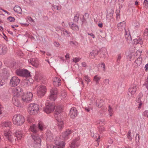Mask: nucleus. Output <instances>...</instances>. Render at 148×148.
Listing matches in <instances>:
<instances>
[{
    "instance_id": "obj_20",
    "label": "nucleus",
    "mask_w": 148,
    "mask_h": 148,
    "mask_svg": "<svg viewBox=\"0 0 148 148\" xmlns=\"http://www.w3.org/2000/svg\"><path fill=\"white\" fill-rule=\"evenodd\" d=\"M70 28L73 30L74 31H78L79 30L78 26L74 24V23L71 22L69 23Z\"/></svg>"
},
{
    "instance_id": "obj_27",
    "label": "nucleus",
    "mask_w": 148,
    "mask_h": 148,
    "mask_svg": "<svg viewBox=\"0 0 148 148\" xmlns=\"http://www.w3.org/2000/svg\"><path fill=\"white\" fill-rule=\"evenodd\" d=\"M58 93L57 89L56 88H52L50 90V94L54 95H57Z\"/></svg>"
},
{
    "instance_id": "obj_41",
    "label": "nucleus",
    "mask_w": 148,
    "mask_h": 148,
    "mask_svg": "<svg viewBox=\"0 0 148 148\" xmlns=\"http://www.w3.org/2000/svg\"><path fill=\"white\" fill-rule=\"evenodd\" d=\"M79 13H77L74 16L73 21L75 22H78L79 20Z\"/></svg>"
},
{
    "instance_id": "obj_50",
    "label": "nucleus",
    "mask_w": 148,
    "mask_h": 148,
    "mask_svg": "<svg viewBox=\"0 0 148 148\" xmlns=\"http://www.w3.org/2000/svg\"><path fill=\"white\" fill-rule=\"evenodd\" d=\"M144 85L145 86L146 88L148 90V77H147V78L145 79Z\"/></svg>"
},
{
    "instance_id": "obj_25",
    "label": "nucleus",
    "mask_w": 148,
    "mask_h": 148,
    "mask_svg": "<svg viewBox=\"0 0 148 148\" xmlns=\"http://www.w3.org/2000/svg\"><path fill=\"white\" fill-rule=\"evenodd\" d=\"M107 12L108 13L106 16V18H107L110 19L111 18H112L113 11H109V10H108Z\"/></svg>"
},
{
    "instance_id": "obj_63",
    "label": "nucleus",
    "mask_w": 148,
    "mask_h": 148,
    "mask_svg": "<svg viewBox=\"0 0 148 148\" xmlns=\"http://www.w3.org/2000/svg\"><path fill=\"white\" fill-rule=\"evenodd\" d=\"M121 54H119V55H118V58H117V62H119L120 61V60L121 59Z\"/></svg>"
},
{
    "instance_id": "obj_11",
    "label": "nucleus",
    "mask_w": 148,
    "mask_h": 148,
    "mask_svg": "<svg viewBox=\"0 0 148 148\" xmlns=\"http://www.w3.org/2000/svg\"><path fill=\"white\" fill-rule=\"evenodd\" d=\"M72 131L68 129L66 130V131L62 133V136L65 140L69 138V136L72 133Z\"/></svg>"
},
{
    "instance_id": "obj_56",
    "label": "nucleus",
    "mask_w": 148,
    "mask_h": 148,
    "mask_svg": "<svg viewBox=\"0 0 148 148\" xmlns=\"http://www.w3.org/2000/svg\"><path fill=\"white\" fill-rule=\"evenodd\" d=\"M101 67L103 68V71L104 72H105L106 71V66H105V64H104V63L103 62L101 64Z\"/></svg>"
},
{
    "instance_id": "obj_53",
    "label": "nucleus",
    "mask_w": 148,
    "mask_h": 148,
    "mask_svg": "<svg viewBox=\"0 0 148 148\" xmlns=\"http://www.w3.org/2000/svg\"><path fill=\"white\" fill-rule=\"evenodd\" d=\"M80 60V59L79 57H77L74 58L73 60V62L76 63L77 62H78Z\"/></svg>"
},
{
    "instance_id": "obj_2",
    "label": "nucleus",
    "mask_w": 148,
    "mask_h": 148,
    "mask_svg": "<svg viewBox=\"0 0 148 148\" xmlns=\"http://www.w3.org/2000/svg\"><path fill=\"white\" fill-rule=\"evenodd\" d=\"M12 121L13 123L17 125H21L25 121L24 117L20 114H15L13 117Z\"/></svg>"
},
{
    "instance_id": "obj_36",
    "label": "nucleus",
    "mask_w": 148,
    "mask_h": 148,
    "mask_svg": "<svg viewBox=\"0 0 148 148\" xmlns=\"http://www.w3.org/2000/svg\"><path fill=\"white\" fill-rule=\"evenodd\" d=\"M44 127V124L41 121H40L39 122L38 125V128L41 130H43Z\"/></svg>"
},
{
    "instance_id": "obj_13",
    "label": "nucleus",
    "mask_w": 148,
    "mask_h": 148,
    "mask_svg": "<svg viewBox=\"0 0 148 148\" xmlns=\"http://www.w3.org/2000/svg\"><path fill=\"white\" fill-rule=\"evenodd\" d=\"M77 111L74 107L72 108L70 111L69 115L72 119H74L77 115Z\"/></svg>"
},
{
    "instance_id": "obj_15",
    "label": "nucleus",
    "mask_w": 148,
    "mask_h": 148,
    "mask_svg": "<svg viewBox=\"0 0 148 148\" xmlns=\"http://www.w3.org/2000/svg\"><path fill=\"white\" fill-rule=\"evenodd\" d=\"M28 62L33 66L37 67L39 65L38 60L36 58H31L28 60Z\"/></svg>"
},
{
    "instance_id": "obj_30",
    "label": "nucleus",
    "mask_w": 148,
    "mask_h": 148,
    "mask_svg": "<svg viewBox=\"0 0 148 148\" xmlns=\"http://www.w3.org/2000/svg\"><path fill=\"white\" fill-rule=\"evenodd\" d=\"M22 85L24 87H27L31 84L28 79H26L22 83Z\"/></svg>"
},
{
    "instance_id": "obj_60",
    "label": "nucleus",
    "mask_w": 148,
    "mask_h": 148,
    "mask_svg": "<svg viewBox=\"0 0 148 148\" xmlns=\"http://www.w3.org/2000/svg\"><path fill=\"white\" fill-rule=\"evenodd\" d=\"M138 103V108L139 109H140L141 108V106L143 104V103L142 102H137Z\"/></svg>"
},
{
    "instance_id": "obj_18",
    "label": "nucleus",
    "mask_w": 148,
    "mask_h": 148,
    "mask_svg": "<svg viewBox=\"0 0 148 148\" xmlns=\"http://www.w3.org/2000/svg\"><path fill=\"white\" fill-rule=\"evenodd\" d=\"M12 100L14 104L18 107H21V105L18 99V97H13Z\"/></svg>"
},
{
    "instance_id": "obj_51",
    "label": "nucleus",
    "mask_w": 148,
    "mask_h": 148,
    "mask_svg": "<svg viewBox=\"0 0 148 148\" xmlns=\"http://www.w3.org/2000/svg\"><path fill=\"white\" fill-rule=\"evenodd\" d=\"M8 20L11 22H13L15 20V18L12 16H9L7 18Z\"/></svg>"
},
{
    "instance_id": "obj_4",
    "label": "nucleus",
    "mask_w": 148,
    "mask_h": 148,
    "mask_svg": "<svg viewBox=\"0 0 148 148\" xmlns=\"http://www.w3.org/2000/svg\"><path fill=\"white\" fill-rule=\"evenodd\" d=\"M16 74L20 76L26 77H30V72L27 70L24 69H19L16 70Z\"/></svg>"
},
{
    "instance_id": "obj_29",
    "label": "nucleus",
    "mask_w": 148,
    "mask_h": 148,
    "mask_svg": "<svg viewBox=\"0 0 148 148\" xmlns=\"http://www.w3.org/2000/svg\"><path fill=\"white\" fill-rule=\"evenodd\" d=\"M47 138L51 140L53 139V134L49 131H47L46 133Z\"/></svg>"
},
{
    "instance_id": "obj_12",
    "label": "nucleus",
    "mask_w": 148,
    "mask_h": 148,
    "mask_svg": "<svg viewBox=\"0 0 148 148\" xmlns=\"http://www.w3.org/2000/svg\"><path fill=\"white\" fill-rule=\"evenodd\" d=\"M55 118L58 121L57 124L58 128L60 130L62 129L64 125L63 120L58 116H55Z\"/></svg>"
},
{
    "instance_id": "obj_46",
    "label": "nucleus",
    "mask_w": 148,
    "mask_h": 148,
    "mask_svg": "<svg viewBox=\"0 0 148 148\" xmlns=\"http://www.w3.org/2000/svg\"><path fill=\"white\" fill-rule=\"evenodd\" d=\"M144 37L147 38L148 37V29L147 28L145 29L144 32Z\"/></svg>"
},
{
    "instance_id": "obj_28",
    "label": "nucleus",
    "mask_w": 148,
    "mask_h": 148,
    "mask_svg": "<svg viewBox=\"0 0 148 148\" xmlns=\"http://www.w3.org/2000/svg\"><path fill=\"white\" fill-rule=\"evenodd\" d=\"M16 137H17V139H20L22 137V134L21 132L20 131H17L15 133Z\"/></svg>"
},
{
    "instance_id": "obj_10",
    "label": "nucleus",
    "mask_w": 148,
    "mask_h": 148,
    "mask_svg": "<svg viewBox=\"0 0 148 148\" xmlns=\"http://www.w3.org/2000/svg\"><path fill=\"white\" fill-rule=\"evenodd\" d=\"M13 97H18L20 95L21 92L20 88L19 87L14 88L12 90Z\"/></svg>"
},
{
    "instance_id": "obj_23",
    "label": "nucleus",
    "mask_w": 148,
    "mask_h": 148,
    "mask_svg": "<svg viewBox=\"0 0 148 148\" xmlns=\"http://www.w3.org/2000/svg\"><path fill=\"white\" fill-rule=\"evenodd\" d=\"M125 37L126 40L128 42H130L132 40V38L129 32H126V30L125 31Z\"/></svg>"
},
{
    "instance_id": "obj_34",
    "label": "nucleus",
    "mask_w": 148,
    "mask_h": 148,
    "mask_svg": "<svg viewBox=\"0 0 148 148\" xmlns=\"http://www.w3.org/2000/svg\"><path fill=\"white\" fill-rule=\"evenodd\" d=\"M97 123L100 125L102 126L105 124L106 122L104 120H99L97 121Z\"/></svg>"
},
{
    "instance_id": "obj_54",
    "label": "nucleus",
    "mask_w": 148,
    "mask_h": 148,
    "mask_svg": "<svg viewBox=\"0 0 148 148\" xmlns=\"http://www.w3.org/2000/svg\"><path fill=\"white\" fill-rule=\"evenodd\" d=\"M131 133V130H130L128 132V133L127 135V138L130 140H131L132 139V138L130 135Z\"/></svg>"
},
{
    "instance_id": "obj_52",
    "label": "nucleus",
    "mask_w": 148,
    "mask_h": 148,
    "mask_svg": "<svg viewBox=\"0 0 148 148\" xmlns=\"http://www.w3.org/2000/svg\"><path fill=\"white\" fill-rule=\"evenodd\" d=\"M105 130L104 127L103 126L100 127L99 128V132L100 133H102Z\"/></svg>"
},
{
    "instance_id": "obj_47",
    "label": "nucleus",
    "mask_w": 148,
    "mask_h": 148,
    "mask_svg": "<svg viewBox=\"0 0 148 148\" xmlns=\"http://www.w3.org/2000/svg\"><path fill=\"white\" fill-rule=\"evenodd\" d=\"M102 101V102H103V100L101 99V100L98 99V100H97L96 101V105L99 108L101 107V106H102V104H101L100 102L99 103V102L100 101Z\"/></svg>"
},
{
    "instance_id": "obj_59",
    "label": "nucleus",
    "mask_w": 148,
    "mask_h": 148,
    "mask_svg": "<svg viewBox=\"0 0 148 148\" xmlns=\"http://www.w3.org/2000/svg\"><path fill=\"white\" fill-rule=\"evenodd\" d=\"M47 148H57V146H55L52 145H48L47 146Z\"/></svg>"
},
{
    "instance_id": "obj_58",
    "label": "nucleus",
    "mask_w": 148,
    "mask_h": 148,
    "mask_svg": "<svg viewBox=\"0 0 148 148\" xmlns=\"http://www.w3.org/2000/svg\"><path fill=\"white\" fill-rule=\"evenodd\" d=\"M144 5L145 7H147L148 5V1L147 0H145L144 2Z\"/></svg>"
},
{
    "instance_id": "obj_8",
    "label": "nucleus",
    "mask_w": 148,
    "mask_h": 148,
    "mask_svg": "<svg viewBox=\"0 0 148 148\" xmlns=\"http://www.w3.org/2000/svg\"><path fill=\"white\" fill-rule=\"evenodd\" d=\"M46 91V88L45 86H40L38 87L37 93L38 96L40 97L44 95Z\"/></svg>"
},
{
    "instance_id": "obj_37",
    "label": "nucleus",
    "mask_w": 148,
    "mask_h": 148,
    "mask_svg": "<svg viewBox=\"0 0 148 148\" xmlns=\"http://www.w3.org/2000/svg\"><path fill=\"white\" fill-rule=\"evenodd\" d=\"M57 97V95H54L50 94L49 97V99L51 101H55Z\"/></svg>"
},
{
    "instance_id": "obj_49",
    "label": "nucleus",
    "mask_w": 148,
    "mask_h": 148,
    "mask_svg": "<svg viewBox=\"0 0 148 148\" xmlns=\"http://www.w3.org/2000/svg\"><path fill=\"white\" fill-rule=\"evenodd\" d=\"M116 19L117 20H118L119 19V18L120 16V10H117L116 11Z\"/></svg>"
},
{
    "instance_id": "obj_16",
    "label": "nucleus",
    "mask_w": 148,
    "mask_h": 148,
    "mask_svg": "<svg viewBox=\"0 0 148 148\" xmlns=\"http://www.w3.org/2000/svg\"><path fill=\"white\" fill-rule=\"evenodd\" d=\"M61 81L60 78L56 77L53 79V84L56 86H58L61 85Z\"/></svg>"
},
{
    "instance_id": "obj_42",
    "label": "nucleus",
    "mask_w": 148,
    "mask_h": 148,
    "mask_svg": "<svg viewBox=\"0 0 148 148\" xmlns=\"http://www.w3.org/2000/svg\"><path fill=\"white\" fill-rule=\"evenodd\" d=\"M142 51H140L139 50H137L136 52L135 53L134 56L136 57H140L141 55Z\"/></svg>"
},
{
    "instance_id": "obj_14",
    "label": "nucleus",
    "mask_w": 148,
    "mask_h": 148,
    "mask_svg": "<svg viewBox=\"0 0 148 148\" xmlns=\"http://www.w3.org/2000/svg\"><path fill=\"white\" fill-rule=\"evenodd\" d=\"M126 26V22L125 21L118 23L117 25L118 29L119 31L124 30V31L126 30L125 27Z\"/></svg>"
},
{
    "instance_id": "obj_44",
    "label": "nucleus",
    "mask_w": 148,
    "mask_h": 148,
    "mask_svg": "<svg viewBox=\"0 0 148 148\" xmlns=\"http://www.w3.org/2000/svg\"><path fill=\"white\" fill-rule=\"evenodd\" d=\"M77 141H73L71 143L70 147L71 148H75V147H77L76 145Z\"/></svg>"
},
{
    "instance_id": "obj_32",
    "label": "nucleus",
    "mask_w": 148,
    "mask_h": 148,
    "mask_svg": "<svg viewBox=\"0 0 148 148\" xmlns=\"http://www.w3.org/2000/svg\"><path fill=\"white\" fill-rule=\"evenodd\" d=\"M66 92L64 90H62L60 92V97L62 99H64L66 97Z\"/></svg>"
},
{
    "instance_id": "obj_62",
    "label": "nucleus",
    "mask_w": 148,
    "mask_h": 148,
    "mask_svg": "<svg viewBox=\"0 0 148 148\" xmlns=\"http://www.w3.org/2000/svg\"><path fill=\"white\" fill-rule=\"evenodd\" d=\"M54 45L56 47H58L59 46L60 44L58 42H55L54 43Z\"/></svg>"
},
{
    "instance_id": "obj_33",
    "label": "nucleus",
    "mask_w": 148,
    "mask_h": 148,
    "mask_svg": "<svg viewBox=\"0 0 148 148\" xmlns=\"http://www.w3.org/2000/svg\"><path fill=\"white\" fill-rule=\"evenodd\" d=\"M35 79L37 82H39L42 78L41 75L39 74L38 73H36L34 77Z\"/></svg>"
},
{
    "instance_id": "obj_21",
    "label": "nucleus",
    "mask_w": 148,
    "mask_h": 148,
    "mask_svg": "<svg viewBox=\"0 0 148 148\" xmlns=\"http://www.w3.org/2000/svg\"><path fill=\"white\" fill-rule=\"evenodd\" d=\"M98 52L96 50H93L90 53L89 57L91 59H94L98 54Z\"/></svg>"
},
{
    "instance_id": "obj_6",
    "label": "nucleus",
    "mask_w": 148,
    "mask_h": 148,
    "mask_svg": "<svg viewBox=\"0 0 148 148\" xmlns=\"http://www.w3.org/2000/svg\"><path fill=\"white\" fill-rule=\"evenodd\" d=\"M55 107V106L53 103L49 102L46 104V106L44 108V110L46 113H50L53 111Z\"/></svg>"
},
{
    "instance_id": "obj_61",
    "label": "nucleus",
    "mask_w": 148,
    "mask_h": 148,
    "mask_svg": "<svg viewBox=\"0 0 148 148\" xmlns=\"http://www.w3.org/2000/svg\"><path fill=\"white\" fill-rule=\"evenodd\" d=\"M144 115L148 117V110H145L143 112Z\"/></svg>"
},
{
    "instance_id": "obj_26",
    "label": "nucleus",
    "mask_w": 148,
    "mask_h": 148,
    "mask_svg": "<svg viewBox=\"0 0 148 148\" xmlns=\"http://www.w3.org/2000/svg\"><path fill=\"white\" fill-rule=\"evenodd\" d=\"M14 11L17 13L21 14V9L19 6H16L14 8Z\"/></svg>"
},
{
    "instance_id": "obj_38",
    "label": "nucleus",
    "mask_w": 148,
    "mask_h": 148,
    "mask_svg": "<svg viewBox=\"0 0 148 148\" xmlns=\"http://www.w3.org/2000/svg\"><path fill=\"white\" fill-rule=\"evenodd\" d=\"M2 74L3 75L6 77H7L8 75V70L6 69H4L2 70Z\"/></svg>"
},
{
    "instance_id": "obj_9",
    "label": "nucleus",
    "mask_w": 148,
    "mask_h": 148,
    "mask_svg": "<svg viewBox=\"0 0 148 148\" xmlns=\"http://www.w3.org/2000/svg\"><path fill=\"white\" fill-rule=\"evenodd\" d=\"M4 135L6 138L11 142L14 141V140L12 137V135L11 132L9 130L4 131Z\"/></svg>"
},
{
    "instance_id": "obj_22",
    "label": "nucleus",
    "mask_w": 148,
    "mask_h": 148,
    "mask_svg": "<svg viewBox=\"0 0 148 148\" xmlns=\"http://www.w3.org/2000/svg\"><path fill=\"white\" fill-rule=\"evenodd\" d=\"M7 48L5 45H0V54L4 55L7 51Z\"/></svg>"
},
{
    "instance_id": "obj_1",
    "label": "nucleus",
    "mask_w": 148,
    "mask_h": 148,
    "mask_svg": "<svg viewBox=\"0 0 148 148\" xmlns=\"http://www.w3.org/2000/svg\"><path fill=\"white\" fill-rule=\"evenodd\" d=\"M36 128V126L33 125L30 126L29 130L33 133L31 136L34 140L33 147L35 148H39L41 145V140L39 136L37 134Z\"/></svg>"
},
{
    "instance_id": "obj_40",
    "label": "nucleus",
    "mask_w": 148,
    "mask_h": 148,
    "mask_svg": "<svg viewBox=\"0 0 148 148\" xmlns=\"http://www.w3.org/2000/svg\"><path fill=\"white\" fill-rule=\"evenodd\" d=\"M134 41L136 42V44H140L141 45L143 44V41L142 40V39L140 38H138V39H135L134 40Z\"/></svg>"
},
{
    "instance_id": "obj_5",
    "label": "nucleus",
    "mask_w": 148,
    "mask_h": 148,
    "mask_svg": "<svg viewBox=\"0 0 148 148\" xmlns=\"http://www.w3.org/2000/svg\"><path fill=\"white\" fill-rule=\"evenodd\" d=\"M33 95L30 92L24 93L21 97L22 100L24 102L27 103L30 102L32 99Z\"/></svg>"
},
{
    "instance_id": "obj_24",
    "label": "nucleus",
    "mask_w": 148,
    "mask_h": 148,
    "mask_svg": "<svg viewBox=\"0 0 148 148\" xmlns=\"http://www.w3.org/2000/svg\"><path fill=\"white\" fill-rule=\"evenodd\" d=\"M62 108L60 106H57L56 108L55 114L56 115H58L61 112Z\"/></svg>"
},
{
    "instance_id": "obj_45",
    "label": "nucleus",
    "mask_w": 148,
    "mask_h": 148,
    "mask_svg": "<svg viewBox=\"0 0 148 148\" xmlns=\"http://www.w3.org/2000/svg\"><path fill=\"white\" fill-rule=\"evenodd\" d=\"M143 94L142 93H140L138 95V99H137L136 101L137 102H142L141 101V99L142 97H143Z\"/></svg>"
},
{
    "instance_id": "obj_55",
    "label": "nucleus",
    "mask_w": 148,
    "mask_h": 148,
    "mask_svg": "<svg viewBox=\"0 0 148 148\" xmlns=\"http://www.w3.org/2000/svg\"><path fill=\"white\" fill-rule=\"evenodd\" d=\"M110 82V80L109 79H106L103 81V82L104 84L106 85H107L108 84H109Z\"/></svg>"
},
{
    "instance_id": "obj_43",
    "label": "nucleus",
    "mask_w": 148,
    "mask_h": 148,
    "mask_svg": "<svg viewBox=\"0 0 148 148\" xmlns=\"http://www.w3.org/2000/svg\"><path fill=\"white\" fill-rule=\"evenodd\" d=\"M63 34L64 36L66 37H69L70 36V33L67 30H63Z\"/></svg>"
},
{
    "instance_id": "obj_39",
    "label": "nucleus",
    "mask_w": 148,
    "mask_h": 148,
    "mask_svg": "<svg viewBox=\"0 0 148 148\" xmlns=\"http://www.w3.org/2000/svg\"><path fill=\"white\" fill-rule=\"evenodd\" d=\"M89 18V14L87 13H85L84 16H83V18L82 19V22H85L86 21L87 19Z\"/></svg>"
},
{
    "instance_id": "obj_64",
    "label": "nucleus",
    "mask_w": 148,
    "mask_h": 148,
    "mask_svg": "<svg viewBox=\"0 0 148 148\" xmlns=\"http://www.w3.org/2000/svg\"><path fill=\"white\" fill-rule=\"evenodd\" d=\"M136 140H138V141H139L140 139V137L139 135L138 134H137L136 135Z\"/></svg>"
},
{
    "instance_id": "obj_31",
    "label": "nucleus",
    "mask_w": 148,
    "mask_h": 148,
    "mask_svg": "<svg viewBox=\"0 0 148 148\" xmlns=\"http://www.w3.org/2000/svg\"><path fill=\"white\" fill-rule=\"evenodd\" d=\"M11 123L10 121H5L2 123V127H10L11 126Z\"/></svg>"
},
{
    "instance_id": "obj_3",
    "label": "nucleus",
    "mask_w": 148,
    "mask_h": 148,
    "mask_svg": "<svg viewBox=\"0 0 148 148\" xmlns=\"http://www.w3.org/2000/svg\"><path fill=\"white\" fill-rule=\"evenodd\" d=\"M39 110V106L36 103L30 104L28 108V111L31 115L37 114Z\"/></svg>"
},
{
    "instance_id": "obj_57",
    "label": "nucleus",
    "mask_w": 148,
    "mask_h": 148,
    "mask_svg": "<svg viewBox=\"0 0 148 148\" xmlns=\"http://www.w3.org/2000/svg\"><path fill=\"white\" fill-rule=\"evenodd\" d=\"M33 119L31 117H28L27 119V121L30 123L32 122L33 121Z\"/></svg>"
},
{
    "instance_id": "obj_17",
    "label": "nucleus",
    "mask_w": 148,
    "mask_h": 148,
    "mask_svg": "<svg viewBox=\"0 0 148 148\" xmlns=\"http://www.w3.org/2000/svg\"><path fill=\"white\" fill-rule=\"evenodd\" d=\"M142 61V57H138L135 60L134 63V66L137 67L140 66L141 64Z\"/></svg>"
},
{
    "instance_id": "obj_35",
    "label": "nucleus",
    "mask_w": 148,
    "mask_h": 148,
    "mask_svg": "<svg viewBox=\"0 0 148 148\" xmlns=\"http://www.w3.org/2000/svg\"><path fill=\"white\" fill-rule=\"evenodd\" d=\"M101 78V77L98 76L97 75H95L94 77L93 80L96 82L97 84H98L99 81Z\"/></svg>"
},
{
    "instance_id": "obj_48",
    "label": "nucleus",
    "mask_w": 148,
    "mask_h": 148,
    "mask_svg": "<svg viewBox=\"0 0 148 148\" xmlns=\"http://www.w3.org/2000/svg\"><path fill=\"white\" fill-rule=\"evenodd\" d=\"M65 143L63 141H62L59 142L57 144L58 146L59 147H64L65 145Z\"/></svg>"
},
{
    "instance_id": "obj_7",
    "label": "nucleus",
    "mask_w": 148,
    "mask_h": 148,
    "mask_svg": "<svg viewBox=\"0 0 148 148\" xmlns=\"http://www.w3.org/2000/svg\"><path fill=\"white\" fill-rule=\"evenodd\" d=\"M20 82V79L17 77H13L10 80V86L12 87L16 86Z\"/></svg>"
},
{
    "instance_id": "obj_19",
    "label": "nucleus",
    "mask_w": 148,
    "mask_h": 148,
    "mask_svg": "<svg viewBox=\"0 0 148 148\" xmlns=\"http://www.w3.org/2000/svg\"><path fill=\"white\" fill-rule=\"evenodd\" d=\"M137 86L136 85H133L129 89V91L131 95V96L134 95L136 91Z\"/></svg>"
}]
</instances>
